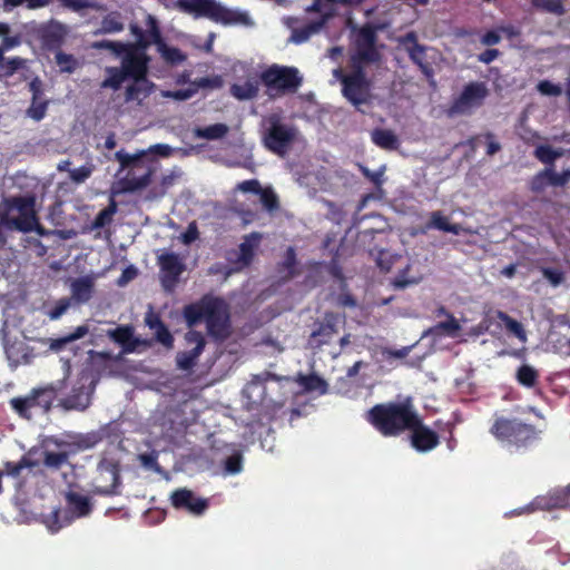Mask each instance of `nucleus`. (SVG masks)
<instances>
[{
	"instance_id": "obj_18",
	"label": "nucleus",
	"mask_w": 570,
	"mask_h": 570,
	"mask_svg": "<svg viewBox=\"0 0 570 570\" xmlns=\"http://www.w3.org/2000/svg\"><path fill=\"white\" fill-rule=\"evenodd\" d=\"M158 265L163 287L167 292H173L186 268L184 257L176 253L165 252L158 255Z\"/></svg>"
},
{
	"instance_id": "obj_63",
	"label": "nucleus",
	"mask_w": 570,
	"mask_h": 570,
	"mask_svg": "<svg viewBox=\"0 0 570 570\" xmlns=\"http://www.w3.org/2000/svg\"><path fill=\"white\" fill-rule=\"evenodd\" d=\"M236 190L258 195V193L262 191V186L257 179H249L237 184Z\"/></svg>"
},
{
	"instance_id": "obj_59",
	"label": "nucleus",
	"mask_w": 570,
	"mask_h": 570,
	"mask_svg": "<svg viewBox=\"0 0 570 570\" xmlns=\"http://www.w3.org/2000/svg\"><path fill=\"white\" fill-rule=\"evenodd\" d=\"M538 91L544 96H560L562 94V88L559 85H556L549 80H542L537 86Z\"/></svg>"
},
{
	"instance_id": "obj_24",
	"label": "nucleus",
	"mask_w": 570,
	"mask_h": 570,
	"mask_svg": "<svg viewBox=\"0 0 570 570\" xmlns=\"http://www.w3.org/2000/svg\"><path fill=\"white\" fill-rule=\"evenodd\" d=\"M3 347L7 358L12 367L30 364L35 358L32 348L22 341L10 344L4 336Z\"/></svg>"
},
{
	"instance_id": "obj_47",
	"label": "nucleus",
	"mask_w": 570,
	"mask_h": 570,
	"mask_svg": "<svg viewBox=\"0 0 570 570\" xmlns=\"http://www.w3.org/2000/svg\"><path fill=\"white\" fill-rule=\"evenodd\" d=\"M117 212L116 203L112 200L108 207L99 212L92 222V227L98 229L109 225L112 220L114 215Z\"/></svg>"
},
{
	"instance_id": "obj_38",
	"label": "nucleus",
	"mask_w": 570,
	"mask_h": 570,
	"mask_svg": "<svg viewBox=\"0 0 570 570\" xmlns=\"http://www.w3.org/2000/svg\"><path fill=\"white\" fill-rule=\"evenodd\" d=\"M299 385L308 391V392H318L320 394H325L327 391L326 382L317 375H299L298 376Z\"/></svg>"
},
{
	"instance_id": "obj_52",
	"label": "nucleus",
	"mask_w": 570,
	"mask_h": 570,
	"mask_svg": "<svg viewBox=\"0 0 570 570\" xmlns=\"http://www.w3.org/2000/svg\"><path fill=\"white\" fill-rule=\"evenodd\" d=\"M138 460L145 469L151 470L159 474L164 473L163 469L158 464V452L153 451L150 453L139 454Z\"/></svg>"
},
{
	"instance_id": "obj_50",
	"label": "nucleus",
	"mask_w": 570,
	"mask_h": 570,
	"mask_svg": "<svg viewBox=\"0 0 570 570\" xmlns=\"http://www.w3.org/2000/svg\"><path fill=\"white\" fill-rule=\"evenodd\" d=\"M94 170H95L94 164L87 163L83 166H80L75 169H70L69 177L73 183L81 184V183L86 181L91 176Z\"/></svg>"
},
{
	"instance_id": "obj_41",
	"label": "nucleus",
	"mask_w": 570,
	"mask_h": 570,
	"mask_svg": "<svg viewBox=\"0 0 570 570\" xmlns=\"http://www.w3.org/2000/svg\"><path fill=\"white\" fill-rule=\"evenodd\" d=\"M106 73L107 78L101 82V88L118 90L127 78L121 68L108 67Z\"/></svg>"
},
{
	"instance_id": "obj_61",
	"label": "nucleus",
	"mask_w": 570,
	"mask_h": 570,
	"mask_svg": "<svg viewBox=\"0 0 570 570\" xmlns=\"http://www.w3.org/2000/svg\"><path fill=\"white\" fill-rule=\"evenodd\" d=\"M537 7L543 8L544 10L556 13L562 14L563 7L561 0H534Z\"/></svg>"
},
{
	"instance_id": "obj_13",
	"label": "nucleus",
	"mask_w": 570,
	"mask_h": 570,
	"mask_svg": "<svg viewBox=\"0 0 570 570\" xmlns=\"http://www.w3.org/2000/svg\"><path fill=\"white\" fill-rule=\"evenodd\" d=\"M97 492L100 494H117L121 485L120 459L114 454H105L97 465Z\"/></svg>"
},
{
	"instance_id": "obj_39",
	"label": "nucleus",
	"mask_w": 570,
	"mask_h": 570,
	"mask_svg": "<svg viewBox=\"0 0 570 570\" xmlns=\"http://www.w3.org/2000/svg\"><path fill=\"white\" fill-rule=\"evenodd\" d=\"M428 228H434L454 235H458L461 230L459 225L450 224L448 218L444 217L440 212L432 213L431 222L429 223Z\"/></svg>"
},
{
	"instance_id": "obj_44",
	"label": "nucleus",
	"mask_w": 570,
	"mask_h": 570,
	"mask_svg": "<svg viewBox=\"0 0 570 570\" xmlns=\"http://www.w3.org/2000/svg\"><path fill=\"white\" fill-rule=\"evenodd\" d=\"M205 298L198 304H191L185 307L184 317L189 326H194L199 321H205Z\"/></svg>"
},
{
	"instance_id": "obj_45",
	"label": "nucleus",
	"mask_w": 570,
	"mask_h": 570,
	"mask_svg": "<svg viewBox=\"0 0 570 570\" xmlns=\"http://www.w3.org/2000/svg\"><path fill=\"white\" fill-rule=\"evenodd\" d=\"M225 474H237L243 470V456L236 449H230L227 458L223 462Z\"/></svg>"
},
{
	"instance_id": "obj_42",
	"label": "nucleus",
	"mask_w": 570,
	"mask_h": 570,
	"mask_svg": "<svg viewBox=\"0 0 570 570\" xmlns=\"http://www.w3.org/2000/svg\"><path fill=\"white\" fill-rule=\"evenodd\" d=\"M411 265H407L404 269L400 271L394 277L392 284L395 288H405L411 285L419 284L422 281L421 274H410Z\"/></svg>"
},
{
	"instance_id": "obj_27",
	"label": "nucleus",
	"mask_w": 570,
	"mask_h": 570,
	"mask_svg": "<svg viewBox=\"0 0 570 570\" xmlns=\"http://www.w3.org/2000/svg\"><path fill=\"white\" fill-rule=\"evenodd\" d=\"M259 242L261 235L258 233H252L245 237L244 242L239 245V253L236 259L237 268L249 265Z\"/></svg>"
},
{
	"instance_id": "obj_54",
	"label": "nucleus",
	"mask_w": 570,
	"mask_h": 570,
	"mask_svg": "<svg viewBox=\"0 0 570 570\" xmlns=\"http://www.w3.org/2000/svg\"><path fill=\"white\" fill-rule=\"evenodd\" d=\"M258 196L261 203L267 210L272 212L278 207L277 196L271 187L262 188Z\"/></svg>"
},
{
	"instance_id": "obj_32",
	"label": "nucleus",
	"mask_w": 570,
	"mask_h": 570,
	"mask_svg": "<svg viewBox=\"0 0 570 570\" xmlns=\"http://www.w3.org/2000/svg\"><path fill=\"white\" fill-rule=\"evenodd\" d=\"M371 137L372 141L383 149L394 150L400 145L397 136L387 129H375L372 131Z\"/></svg>"
},
{
	"instance_id": "obj_11",
	"label": "nucleus",
	"mask_w": 570,
	"mask_h": 570,
	"mask_svg": "<svg viewBox=\"0 0 570 570\" xmlns=\"http://www.w3.org/2000/svg\"><path fill=\"white\" fill-rule=\"evenodd\" d=\"M492 434L507 445L522 446L534 439L535 432L531 425L518 420L498 417L491 428Z\"/></svg>"
},
{
	"instance_id": "obj_56",
	"label": "nucleus",
	"mask_w": 570,
	"mask_h": 570,
	"mask_svg": "<svg viewBox=\"0 0 570 570\" xmlns=\"http://www.w3.org/2000/svg\"><path fill=\"white\" fill-rule=\"evenodd\" d=\"M543 277L553 286L557 287L564 281V274L558 268L543 267L541 269Z\"/></svg>"
},
{
	"instance_id": "obj_64",
	"label": "nucleus",
	"mask_w": 570,
	"mask_h": 570,
	"mask_svg": "<svg viewBox=\"0 0 570 570\" xmlns=\"http://www.w3.org/2000/svg\"><path fill=\"white\" fill-rule=\"evenodd\" d=\"M155 335L158 342H160L164 346L170 348L174 344V338L167 327L163 324L155 331Z\"/></svg>"
},
{
	"instance_id": "obj_43",
	"label": "nucleus",
	"mask_w": 570,
	"mask_h": 570,
	"mask_svg": "<svg viewBox=\"0 0 570 570\" xmlns=\"http://www.w3.org/2000/svg\"><path fill=\"white\" fill-rule=\"evenodd\" d=\"M148 95L149 90L147 88L146 81L144 79H138L127 88L126 100L137 101L140 104Z\"/></svg>"
},
{
	"instance_id": "obj_7",
	"label": "nucleus",
	"mask_w": 570,
	"mask_h": 570,
	"mask_svg": "<svg viewBox=\"0 0 570 570\" xmlns=\"http://www.w3.org/2000/svg\"><path fill=\"white\" fill-rule=\"evenodd\" d=\"M176 6L183 12L193 13L197 17L204 16L224 24H252L247 12L228 9L216 0H177Z\"/></svg>"
},
{
	"instance_id": "obj_20",
	"label": "nucleus",
	"mask_w": 570,
	"mask_h": 570,
	"mask_svg": "<svg viewBox=\"0 0 570 570\" xmlns=\"http://www.w3.org/2000/svg\"><path fill=\"white\" fill-rule=\"evenodd\" d=\"M186 343L190 346V350L179 352L176 356L177 367L181 371L191 370L205 347V337L200 332L188 331L185 335Z\"/></svg>"
},
{
	"instance_id": "obj_26",
	"label": "nucleus",
	"mask_w": 570,
	"mask_h": 570,
	"mask_svg": "<svg viewBox=\"0 0 570 570\" xmlns=\"http://www.w3.org/2000/svg\"><path fill=\"white\" fill-rule=\"evenodd\" d=\"M95 281L91 276H82L73 279L70 284L71 297L77 303H87L94 291Z\"/></svg>"
},
{
	"instance_id": "obj_9",
	"label": "nucleus",
	"mask_w": 570,
	"mask_h": 570,
	"mask_svg": "<svg viewBox=\"0 0 570 570\" xmlns=\"http://www.w3.org/2000/svg\"><path fill=\"white\" fill-rule=\"evenodd\" d=\"M261 78L266 87L267 95L272 98L296 91L303 80L296 68L277 65L265 70Z\"/></svg>"
},
{
	"instance_id": "obj_29",
	"label": "nucleus",
	"mask_w": 570,
	"mask_h": 570,
	"mask_svg": "<svg viewBox=\"0 0 570 570\" xmlns=\"http://www.w3.org/2000/svg\"><path fill=\"white\" fill-rule=\"evenodd\" d=\"M229 132V127L225 124H213L205 127H196L193 130L195 138L205 140H219L226 137Z\"/></svg>"
},
{
	"instance_id": "obj_36",
	"label": "nucleus",
	"mask_w": 570,
	"mask_h": 570,
	"mask_svg": "<svg viewBox=\"0 0 570 570\" xmlns=\"http://www.w3.org/2000/svg\"><path fill=\"white\" fill-rule=\"evenodd\" d=\"M535 504L540 508H568L570 509V485L564 488V489H560V490H556L549 502L546 503L544 505L540 503V501H537Z\"/></svg>"
},
{
	"instance_id": "obj_3",
	"label": "nucleus",
	"mask_w": 570,
	"mask_h": 570,
	"mask_svg": "<svg viewBox=\"0 0 570 570\" xmlns=\"http://www.w3.org/2000/svg\"><path fill=\"white\" fill-rule=\"evenodd\" d=\"M174 150L173 147L166 144H156L150 146L147 150H139L136 154H129L124 149L118 150L115 157L121 168L131 169L126 178L127 189L135 191L149 185L154 167L151 164L145 161V157L148 154L159 157H169Z\"/></svg>"
},
{
	"instance_id": "obj_51",
	"label": "nucleus",
	"mask_w": 570,
	"mask_h": 570,
	"mask_svg": "<svg viewBox=\"0 0 570 570\" xmlns=\"http://www.w3.org/2000/svg\"><path fill=\"white\" fill-rule=\"evenodd\" d=\"M128 45L129 43H124L119 41L101 40L94 42L92 48L107 49L115 53L117 57H120L126 50H128Z\"/></svg>"
},
{
	"instance_id": "obj_15",
	"label": "nucleus",
	"mask_w": 570,
	"mask_h": 570,
	"mask_svg": "<svg viewBox=\"0 0 570 570\" xmlns=\"http://www.w3.org/2000/svg\"><path fill=\"white\" fill-rule=\"evenodd\" d=\"M489 91L484 82H470L464 86L460 96L452 102L449 116L469 115L481 107Z\"/></svg>"
},
{
	"instance_id": "obj_23",
	"label": "nucleus",
	"mask_w": 570,
	"mask_h": 570,
	"mask_svg": "<svg viewBox=\"0 0 570 570\" xmlns=\"http://www.w3.org/2000/svg\"><path fill=\"white\" fill-rule=\"evenodd\" d=\"M148 22L150 26V41L157 46V51L167 62L171 65H178L186 59V56L175 47H169L161 39L157 21L153 16H148Z\"/></svg>"
},
{
	"instance_id": "obj_48",
	"label": "nucleus",
	"mask_w": 570,
	"mask_h": 570,
	"mask_svg": "<svg viewBox=\"0 0 570 570\" xmlns=\"http://www.w3.org/2000/svg\"><path fill=\"white\" fill-rule=\"evenodd\" d=\"M562 154L561 149H552L549 146H539L534 151L535 157L543 164H552Z\"/></svg>"
},
{
	"instance_id": "obj_1",
	"label": "nucleus",
	"mask_w": 570,
	"mask_h": 570,
	"mask_svg": "<svg viewBox=\"0 0 570 570\" xmlns=\"http://www.w3.org/2000/svg\"><path fill=\"white\" fill-rule=\"evenodd\" d=\"M367 420L385 436L411 430L412 446L420 452L430 451L439 443L436 433L421 424L410 399L375 405L367 412Z\"/></svg>"
},
{
	"instance_id": "obj_2",
	"label": "nucleus",
	"mask_w": 570,
	"mask_h": 570,
	"mask_svg": "<svg viewBox=\"0 0 570 570\" xmlns=\"http://www.w3.org/2000/svg\"><path fill=\"white\" fill-rule=\"evenodd\" d=\"M6 232H35L40 236L47 235L37 217L35 195L12 196L0 203V248L7 242Z\"/></svg>"
},
{
	"instance_id": "obj_30",
	"label": "nucleus",
	"mask_w": 570,
	"mask_h": 570,
	"mask_svg": "<svg viewBox=\"0 0 570 570\" xmlns=\"http://www.w3.org/2000/svg\"><path fill=\"white\" fill-rule=\"evenodd\" d=\"M259 89V81L257 78H248L243 83H234L230 87L232 95L238 100H248L256 97Z\"/></svg>"
},
{
	"instance_id": "obj_37",
	"label": "nucleus",
	"mask_w": 570,
	"mask_h": 570,
	"mask_svg": "<svg viewBox=\"0 0 570 570\" xmlns=\"http://www.w3.org/2000/svg\"><path fill=\"white\" fill-rule=\"evenodd\" d=\"M28 60L20 57L6 58L2 56L1 62V78H8L13 76L18 70L27 68Z\"/></svg>"
},
{
	"instance_id": "obj_22",
	"label": "nucleus",
	"mask_w": 570,
	"mask_h": 570,
	"mask_svg": "<svg viewBox=\"0 0 570 570\" xmlns=\"http://www.w3.org/2000/svg\"><path fill=\"white\" fill-rule=\"evenodd\" d=\"M171 504L176 509L186 510L191 514L200 515L208 508L206 499L196 497V494L187 489H178L170 497Z\"/></svg>"
},
{
	"instance_id": "obj_5",
	"label": "nucleus",
	"mask_w": 570,
	"mask_h": 570,
	"mask_svg": "<svg viewBox=\"0 0 570 570\" xmlns=\"http://www.w3.org/2000/svg\"><path fill=\"white\" fill-rule=\"evenodd\" d=\"M261 132L265 147L279 156H284L298 139L297 129L284 122L278 112H272L262 118Z\"/></svg>"
},
{
	"instance_id": "obj_35",
	"label": "nucleus",
	"mask_w": 570,
	"mask_h": 570,
	"mask_svg": "<svg viewBox=\"0 0 570 570\" xmlns=\"http://www.w3.org/2000/svg\"><path fill=\"white\" fill-rule=\"evenodd\" d=\"M497 317L504 325L508 332L518 337L522 343L527 342V333L520 322L510 317L507 313L499 311Z\"/></svg>"
},
{
	"instance_id": "obj_55",
	"label": "nucleus",
	"mask_w": 570,
	"mask_h": 570,
	"mask_svg": "<svg viewBox=\"0 0 570 570\" xmlns=\"http://www.w3.org/2000/svg\"><path fill=\"white\" fill-rule=\"evenodd\" d=\"M548 185H550V169L540 171L531 180V189L537 193L542 191Z\"/></svg>"
},
{
	"instance_id": "obj_58",
	"label": "nucleus",
	"mask_w": 570,
	"mask_h": 570,
	"mask_svg": "<svg viewBox=\"0 0 570 570\" xmlns=\"http://www.w3.org/2000/svg\"><path fill=\"white\" fill-rule=\"evenodd\" d=\"M130 30H131L132 35H135L137 38L138 45L140 46L139 49H146L147 46L153 43V41H150V26H149L148 21H147L146 35H144L141 29L139 27H137L136 24H131Z\"/></svg>"
},
{
	"instance_id": "obj_12",
	"label": "nucleus",
	"mask_w": 570,
	"mask_h": 570,
	"mask_svg": "<svg viewBox=\"0 0 570 570\" xmlns=\"http://www.w3.org/2000/svg\"><path fill=\"white\" fill-rule=\"evenodd\" d=\"M355 51L352 55V66L377 62L381 58L375 46L376 33L372 26L366 24L354 31L353 35Z\"/></svg>"
},
{
	"instance_id": "obj_14",
	"label": "nucleus",
	"mask_w": 570,
	"mask_h": 570,
	"mask_svg": "<svg viewBox=\"0 0 570 570\" xmlns=\"http://www.w3.org/2000/svg\"><path fill=\"white\" fill-rule=\"evenodd\" d=\"M205 322L208 332L216 338H225L228 335L229 314L224 299L205 297Z\"/></svg>"
},
{
	"instance_id": "obj_40",
	"label": "nucleus",
	"mask_w": 570,
	"mask_h": 570,
	"mask_svg": "<svg viewBox=\"0 0 570 570\" xmlns=\"http://www.w3.org/2000/svg\"><path fill=\"white\" fill-rule=\"evenodd\" d=\"M336 3H341V0H313V3L307 7V12H320L322 16L320 19H324V23L334 13V7Z\"/></svg>"
},
{
	"instance_id": "obj_28",
	"label": "nucleus",
	"mask_w": 570,
	"mask_h": 570,
	"mask_svg": "<svg viewBox=\"0 0 570 570\" xmlns=\"http://www.w3.org/2000/svg\"><path fill=\"white\" fill-rule=\"evenodd\" d=\"M429 48L426 46L420 45V46H411V48H407V55L413 63H415L422 73L429 80H433L434 78V70L432 66L426 61V52Z\"/></svg>"
},
{
	"instance_id": "obj_60",
	"label": "nucleus",
	"mask_w": 570,
	"mask_h": 570,
	"mask_svg": "<svg viewBox=\"0 0 570 570\" xmlns=\"http://www.w3.org/2000/svg\"><path fill=\"white\" fill-rule=\"evenodd\" d=\"M56 60L62 71L71 72L77 66V61L72 56L62 52L57 53Z\"/></svg>"
},
{
	"instance_id": "obj_25",
	"label": "nucleus",
	"mask_w": 570,
	"mask_h": 570,
	"mask_svg": "<svg viewBox=\"0 0 570 570\" xmlns=\"http://www.w3.org/2000/svg\"><path fill=\"white\" fill-rule=\"evenodd\" d=\"M106 335L120 345L122 352L128 354L136 351L140 341L134 335V327L130 325H120L115 328H110L106 332Z\"/></svg>"
},
{
	"instance_id": "obj_17",
	"label": "nucleus",
	"mask_w": 570,
	"mask_h": 570,
	"mask_svg": "<svg viewBox=\"0 0 570 570\" xmlns=\"http://www.w3.org/2000/svg\"><path fill=\"white\" fill-rule=\"evenodd\" d=\"M340 332V317L333 313H326L322 320H317L311 327L307 346L311 350H320L330 344Z\"/></svg>"
},
{
	"instance_id": "obj_49",
	"label": "nucleus",
	"mask_w": 570,
	"mask_h": 570,
	"mask_svg": "<svg viewBox=\"0 0 570 570\" xmlns=\"http://www.w3.org/2000/svg\"><path fill=\"white\" fill-rule=\"evenodd\" d=\"M517 379L520 384L531 387L538 379V372L529 365H522L517 373Z\"/></svg>"
},
{
	"instance_id": "obj_57",
	"label": "nucleus",
	"mask_w": 570,
	"mask_h": 570,
	"mask_svg": "<svg viewBox=\"0 0 570 570\" xmlns=\"http://www.w3.org/2000/svg\"><path fill=\"white\" fill-rule=\"evenodd\" d=\"M70 307L69 298H61L55 303V305L47 312L50 320L60 318Z\"/></svg>"
},
{
	"instance_id": "obj_8",
	"label": "nucleus",
	"mask_w": 570,
	"mask_h": 570,
	"mask_svg": "<svg viewBox=\"0 0 570 570\" xmlns=\"http://www.w3.org/2000/svg\"><path fill=\"white\" fill-rule=\"evenodd\" d=\"M99 441L100 438L97 433L78 435L71 442L58 440L56 438H48L43 444V463L47 468L59 469L67 463L70 454L79 450L91 449Z\"/></svg>"
},
{
	"instance_id": "obj_62",
	"label": "nucleus",
	"mask_w": 570,
	"mask_h": 570,
	"mask_svg": "<svg viewBox=\"0 0 570 570\" xmlns=\"http://www.w3.org/2000/svg\"><path fill=\"white\" fill-rule=\"evenodd\" d=\"M195 94H196V89L187 88V89L164 91L163 96L167 97V98H173L178 101H184V100L191 98Z\"/></svg>"
},
{
	"instance_id": "obj_21",
	"label": "nucleus",
	"mask_w": 570,
	"mask_h": 570,
	"mask_svg": "<svg viewBox=\"0 0 570 570\" xmlns=\"http://www.w3.org/2000/svg\"><path fill=\"white\" fill-rule=\"evenodd\" d=\"M121 69L127 77H131L135 80L144 79L147 71L148 59L144 52V49H139L134 45H128L122 56Z\"/></svg>"
},
{
	"instance_id": "obj_6",
	"label": "nucleus",
	"mask_w": 570,
	"mask_h": 570,
	"mask_svg": "<svg viewBox=\"0 0 570 570\" xmlns=\"http://www.w3.org/2000/svg\"><path fill=\"white\" fill-rule=\"evenodd\" d=\"M65 498L67 504L65 509H55L42 515V523L51 533H57L76 519L88 517L92 511V502L88 495L69 491Z\"/></svg>"
},
{
	"instance_id": "obj_31",
	"label": "nucleus",
	"mask_w": 570,
	"mask_h": 570,
	"mask_svg": "<svg viewBox=\"0 0 570 570\" xmlns=\"http://www.w3.org/2000/svg\"><path fill=\"white\" fill-rule=\"evenodd\" d=\"M324 27V19H318L316 21H312L308 24L293 29L291 35V41L299 45L307 41L313 35L321 31Z\"/></svg>"
},
{
	"instance_id": "obj_46",
	"label": "nucleus",
	"mask_w": 570,
	"mask_h": 570,
	"mask_svg": "<svg viewBox=\"0 0 570 570\" xmlns=\"http://www.w3.org/2000/svg\"><path fill=\"white\" fill-rule=\"evenodd\" d=\"M460 330L461 325L453 315H448V320L445 322H440L433 327V332L444 333L450 337H455Z\"/></svg>"
},
{
	"instance_id": "obj_33",
	"label": "nucleus",
	"mask_w": 570,
	"mask_h": 570,
	"mask_svg": "<svg viewBox=\"0 0 570 570\" xmlns=\"http://www.w3.org/2000/svg\"><path fill=\"white\" fill-rule=\"evenodd\" d=\"M90 332V328L88 325H80L75 328V331L68 335H65L59 338H55L50 341V350L55 352L61 351L67 344L77 341L79 338H82Z\"/></svg>"
},
{
	"instance_id": "obj_53",
	"label": "nucleus",
	"mask_w": 570,
	"mask_h": 570,
	"mask_svg": "<svg viewBox=\"0 0 570 570\" xmlns=\"http://www.w3.org/2000/svg\"><path fill=\"white\" fill-rule=\"evenodd\" d=\"M47 106H48V102L46 100H43L42 98L32 99L31 106L27 110L28 117H30L31 119H33L36 121L43 119L46 116Z\"/></svg>"
},
{
	"instance_id": "obj_16",
	"label": "nucleus",
	"mask_w": 570,
	"mask_h": 570,
	"mask_svg": "<svg viewBox=\"0 0 570 570\" xmlns=\"http://www.w3.org/2000/svg\"><path fill=\"white\" fill-rule=\"evenodd\" d=\"M95 389L92 374L83 371L77 377L71 391L63 397L60 403L68 410H85L89 406L91 394Z\"/></svg>"
},
{
	"instance_id": "obj_34",
	"label": "nucleus",
	"mask_w": 570,
	"mask_h": 570,
	"mask_svg": "<svg viewBox=\"0 0 570 570\" xmlns=\"http://www.w3.org/2000/svg\"><path fill=\"white\" fill-rule=\"evenodd\" d=\"M124 30V22L118 12H110L105 16L100 22V28L96 35L117 33Z\"/></svg>"
},
{
	"instance_id": "obj_10",
	"label": "nucleus",
	"mask_w": 570,
	"mask_h": 570,
	"mask_svg": "<svg viewBox=\"0 0 570 570\" xmlns=\"http://www.w3.org/2000/svg\"><path fill=\"white\" fill-rule=\"evenodd\" d=\"M353 70L344 73L341 68L333 70V77L342 83L343 96L354 106L365 104L370 98V81L361 66H352Z\"/></svg>"
},
{
	"instance_id": "obj_4",
	"label": "nucleus",
	"mask_w": 570,
	"mask_h": 570,
	"mask_svg": "<svg viewBox=\"0 0 570 570\" xmlns=\"http://www.w3.org/2000/svg\"><path fill=\"white\" fill-rule=\"evenodd\" d=\"M65 387L63 381L35 387L24 396L11 399L9 404L20 417L31 420L37 414L48 413Z\"/></svg>"
},
{
	"instance_id": "obj_19",
	"label": "nucleus",
	"mask_w": 570,
	"mask_h": 570,
	"mask_svg": "<svg viewBox=\"0 0 570 570\" xmlns=\"http://www.w3.org/2000/svg\"><path fill=\"white\" fill-rule=\"evenodd\" d=\"M282 382H288L287 377H278L272 373L255 375L253 380L244 387L243 394L252 404H265L267 391L273 385L279 386Z\"/></svg>"
}]
</instances>
